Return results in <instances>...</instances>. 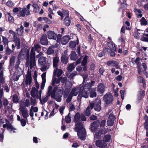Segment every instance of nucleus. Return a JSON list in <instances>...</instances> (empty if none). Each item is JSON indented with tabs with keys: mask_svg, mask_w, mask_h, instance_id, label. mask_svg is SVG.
Wrapping results in <instances>:
<instances>
[{
	"mask_svg": "<svg viewBox=\"0 0 148 148\" xmlns=\"http://www.w3.org/2000/svg\"><path fill=\"white\" fill-rule=\"evenodd\" d=\"M75 130L77 132L79 138L83 140L86 139V131L81 121L75 123Z\"/></svg>",
	"mask_w": 148,
	"mask_h": 148,
	"instance_id": "obj_1",
	"label": "nucleus"
},
{
	"mask_svg": "<svg viewBox=\"0 0 148 148\" xmlns=\"http://www.w3.org/2000/svg\"><path fill=\"white\" fill-rule=\"evenodd\" d=\"M35 52L34 48L32 47L31 49L30 55L29 50L27 51L26 53V61L27 62H29V67L31 69H32L36 65Z\"/></svg>",
	"mask_w": 148,
	"mask_h": 148,
	"instance_id": "obj_2",
	"label": "nucleus"
},
{
	"mask_svg": "<svg viewBox=\"0 0 148 148\" xmlns=\"http://www.w3.org/2000/svg\"><path fill=\"white\" fill-rule=\"evenodd\" d=\"M90 109L92 110L93 108L95 110L99 112L101 110V101L100 99H97L94 101L89 102Z\"/></svg>",
	"mask_w": 148,
	"mask_h": 148,
	"instance_id": "obj_3",
	"label": "nucleus"
},
{
	"mask_svg": "<svg viewBox=\"0 0 148 148\" xmlns=\"http://www.w3.org/2000/svg\"><path fill=\"white\" fill-rule=\"evenodd\" d=\"M100 121L99 120H97L94 121L90 124V129L93 133L96 132L99 127Z\"/></svg>",
	"mask_w": 148,
	"mask_h": 148,
	"instance_id": "obj_4",
	"label": "nucleus"
},
{
	"mask_svg": "<svg viewBox=\"0 0 148 148\" xmlns=\"http://www.w3.org/2000/svg\"><path fill=\"white\" fill-rule=\"evenodd\" d=\"M46 59V58L42 56L40 57L38 59V62L42 67L41 70L42 71H45L47 69V66L45 65Z\"/></svg>",
	"mask_w": 148,
	"mask_h": 148,
	"instance_id": "obj_5",
	"label": "nucleus"
},
{
	"mask_svg": "<svg viewBox=\"0 0 148 148\" xmlns=\"http://www.w3.org/2000/svg\"><path fill=\"white\" fill-rule=\"evenodd\" d=\"M103 99L106 104H109L111 103L113 100L114 98L112 94L110 93L109 94L107 93L103 97Z\"/></svg>",
	"mask_w": 148,
	"mask_h": 148,
	"instance_id": "obj_6",
	"label": "nucleus"
},
{
	"mask_svg": "<svg viewBox=\"0 0 148 148\" xmlns=\"http://www.w3.org/2000/svg\"><path fill=\"white\" fill-rule=\"evenodd\" d=\"M62 91L60 89H58L55 94L53 98L55 99L56 101L58 102H60L62 100Z\"/></svg>",
	"mask_w": 148,
	"mask_h": 148,
	"instance_id": "obj_7",
	"label": "nucleus"
},
{
	"mask_svg": "<svg viewBox=\"0 0 148 148\" xmlns=\"http://www.w3.org/2000/svg\"><path fill=\"white\" fill-rule=\"evenodd\" d=\"M115 119L114 116L113 112L111 113L109 115L107 121V124L108 126H111L113 125L114 121Z\"/></svg>",
	"mask_w": 148,
	"mask_h": 148,
	"instance_id": "obj_8",
	"label": "nucleus"
},
{
	"mask_svg": "<svg viewBox=\"0 0 148 148\" xmlns=\"http://www.w3.org/2000/svg\"><path fill=\"white\" fill-rule=\"evenodd\" d=\"M89 96V91L83 89L82 91H80L78 96V99H80L81 97H84L86 98H88Z\"/></svg>",
	"mask_w": 148,
	"mask_h": 148,
	"instance_id": "obj_9",
	"label": "nucleus"
},
{
	"mask_svg": "<svg viewBox=\"0 0 148 148\" xmlns=\"http://www.w3.org/2000/svg\"><path fill=\"white\" fill-rule=\"evenodd\" d=\"M26 10V8H23L22 10L19 12L18 15L17 16L19 17H24L25 15L28 16L30 14V11L29 10Z\"/></svg>",
	"mask_w": 148,
	"mask_h": 148,
	"instance_id": "obj_10",
	"label": "nucleus"
},
{
	"mask_svg": "<svg viewBox=\"0 0 148 148\" xmlns=\"http://www.w3.org/2000/svg\"><path fill=\"white\" fill-rule=\"evenodd\" d=\"M40 42L43 45H46L48 44L47 36L45 34H43L40 38Z\"/></svg>",
	"mask_w": 148,
	"mask_h": 148,
	"instance_id": "obj_11",
	"label": "nucleus"
},
{
	"mask_svg": "<svg viewBox=\"0 0 148 148\" xmlns=\"http://www.w3.org/2000/svg\"><path fill=\"white\" fill-rule=\"evenodd\" d=\"M20 109L23 117L24 118H26V120L27 121V117L29 116V115L27 109L26 107L23 106L21 107Z\"/></svg>",
	"mask_w": 148,
	"mask_h": 148,
	"instance_id": "obj_12",
	"label": "nucleus"
},
{
	"mask_svg": "<svg viewBox=\"0 0 148 148\" xmlns=\"http://www.w3.org/2000/svg\"><path fill=\"white\" fill-rule=\"evenodd\" d=\"M13 41L15 43V46L17 49H19L21 46V42L20 39L17 36H13Z\"/></svg>",
	"mask_w": 148,
	"mask_h": 148,
	"instance_id": "obj_13",
	"label": "nucleus"
},
{
	"mask_svg": "<svg viewBox=\"0 0 148 148\" xmlns=\"http://www.w3.org/2000/svg\"><path fill=\"white\" fill-rule=\"evenodd\" d=\"M48 38L50 39L56 40V34L53 31H49L47 33Z\"/></svg>",
	"mask_w": 148,
	"mask_h": 148,
	"instance_id": "obj_14",
	"label": "nucleus"
},
{
	"mask_svg": "<svg viewBox=\"0 0 148 148\" xmlns=\"http://www.w3.org/2000/svg\"><path fill=\"white\" fill-rule=\"evenodd\" d=\"M79 43V41L77 38L76 41H71L69 44V47L72 49H75L76 45H78Z\"/></svg>",
	"mask_w": 148,
	"mask_h": 148,
	"instance_id": "obj_15",
	"label": "nucleus"
},
{
	"mask_svg": "<svg viewBox=\"0 0 148 148\" xmlns=\"http://www.w3.org/2000/svg\"><path fill=\"white\" fill-rule=\"evenodd\" d=\"M71 39L69 35L64 36L61 39V43L63 45L66 44Z\"/></svg>",
	"mask_w": 148,
	"mask_h": 148,
	"instance_id": "obj_16",
	"label": "nucleus"
},
{
	"mask_svg": "<svg viewBox=\"0 0 148 148\" xmlns=\"http://www.w3.org/2000/svg\"><path fill=\"white\" fill-rule=\"evenodd\" d=\"M103 140H101L98 139L97 140L95 141V145L97 147H101L104 146L106 147L107 146V144L105 143L103 141Z\"/></svg>",
	"mask_w": 148,
	"mask_h": 148,
	"instance_id": "obj_17",
	"label": "nucleus"
},
{
	"mask_svg": "<svg viewBox=\"0 0 148 148\" xmlns=\"http://www.w3.org/2000/svg\"><path fill=\"white\" fill-rule=\"evenodd\" d=\"M105 86L103 84L99 83L97 87V91L100 94H102L105 91Z\"/></svg>",
	"mask_w": 148,
	"mask_h": 148,
	"instance_id": "obj_18",
	"label": "nucleus"
},
{
	"mask_svg": "<svg viewBox=\"0 0 148 148\" xmlns=\"http://www.w3.org/2000/svg\"><path fill=\"white\" fill-rule=\"evenodd\" d=\"M89 91V96L90 97L93 98L97 96L96 89V88H92Z\"/></svg>",
	"mask_w": 148,
	"mask_h": 148,
	"instance_id": "obj_19",
	"label": "nucleus"
},
{
	"mask_svg": "<svg viewBox=\"0 0 148 148\" xmlns=\"http://www.w3.org/2000/svg\"><path fill=\"white\" fill-rule=\"evenodd\" d=\"M99 129V130L98 132L96 131V132H95V137L98 139H101V135L104 134L103 133V129Z\"/></svg>",
	"mask_w": 148,
	"mask_h": 148,
	"instance_id": "obj_20",
	"label": "nucleus"
},
{
	"mask_svg": "<svg viewBox=\"0 0 148 148\" xmlns=\"http://www.w3.org/2000/svg\"><path fill=\"white\" fill-rule=\"evenodd\" d=\"M107 45L110 49L114 51H116V48L115 46L116 45L112 41L108 42L107 43Z\"/></svg>",
	"mask_w": 148,
	"mask_h": 148,
	"instance_id": "obj_21",
	"label": "nucleus"
},
{
	"mask_svg": "<svg viewBox=\"0 0 148 148\" xmlns=\"http://www.w3.org/2000/svg\"><path fill=\"white\" fill-rule=\"evenodd\" d=\"M38 90L36 89L35 87H32L31 91V95L33 98L36 97V95L38 94Z\"/></svg>",
	"mask_w": 148,
	"mask_h": 148,
	"instance_id": "obj_22",
	"label": "nucleus"
},
{
	"mask_svg": "<svg viewBox=\"0 0 148 148\" xmlns=\"http://www.w3.org/2000/svg\"><path fill=\"white\" fill-rule=\"evenodd\" d=\"M80 114L78 112H77L75 115L74 117V121L75 123L81 122L80 121Z\"/></svg>",
	"mask_w": 148,
	"mask_h": 148,
	"instance_id": "obj_23",
	"label": "nucleus"
},
{
	"mask_svg": "<svg viewBox=\"0 0 148 148\" xmlns=\"http://www.w3.org/2000/svg\"><path fill=\"white\" fill-rule=\"evenodd\" d=\"M59 61V60L58 57H56L53 58V66L54 67H58V64Z\"/></svg>",
	"mask_w": 148,
	"mask_h": 148,
	"instance_id": "obj_24",
	"label": "nucleus"
},
{
	"mask_svg": "<svg viewBox=\"0 0 148 148\" xmlns=\"http://www.w3.org/2000/svg\"><path fill=\"white\" fill-rule=\"evenodd\" d=\"M69 58V56H63V54L61 57V61L63 63L66 64L68 62Z\"/></svg>",
	"mask_w": 148,
	"mask_h": 148,
	"instance_id": "obj_25",
	"label": "nucleus"
},
{
	"mask_svg": "<svg viewBox=\"0 0 148 148\" xmlns=\"http://www.w3.org/2000/svg\"><path fill=\"white\" fill-rule=\"evenodd\" d=\"M5 15L6 16L8 17V20L9 22L11 23H13L14 22V18L11 16V14L10 12H7Z\"/></svg>",
	"mask_w": 148,
	"mask_h": 148,
	"instance_id": "obj_26",
	"label": "nucleus"
},
{
	"mask_svg": "<svg viewBox=\"0 0 148 148\" xmlns=\"http://www.w3.org/2000/svg\"><path fill=\"white\" fill-rule=\"evenodd\" d=\"M118 62L114 60H110L107 62V65L110 66H114L117 65Z\"/></svg>",
	"mask_w": 148,
	"mask_h": 148,
	"instance_id": "obj_27",
	"label": "nucleus"
},
{
	"mask_svg": "<svg viewBox=\"0 0 148 148\" xmlns=\"http://www.w3.org/2000/svg\"><path fill=\"white\" fill-rule=\"evenodd\" d=\"M111 139V136L110 134H107L104 136L103 141L104 143L109 142Z\"/></svg>",
	"mask_w": 148,
	"mask_h": 148,
	"instance_id": "obj_28",
	"label": "nucleus"
},
{
	"mask_svg": "<svg viewBox=\"0 0 148 148\" xmlns=\"http://www.w3.org/2000/svg\"><path fill=\"white\" fill-rule=\"evenodd\" d=\"M90 105L89 104V106L87 107L86 110L84 112V114L87 116H89L90 115Z\"/></svg>",
	"mask_w": 148,
	"mask_h": 148,
	"instance_id": "obj_29",
	"label": "nucleus"
},
{
	"mask_svg": "<svg viewBox=\"0 0 148 148\" xmlns=\"http://www.w3.org/2000/svg\"><path fill=\"white\" fill-rule=\"evenodd\" d=\"M54 48L52 46H50L48 49L47 51V54L51 55L54 53Z\"/></svg>",
	"mask_w": 148,
	"mask_h": 148,
	"instance_id": "obj_30",
	"label": "nucleus"
},
{
	"mask_svg": "<svg viewBox=\"0 0 148 148\" xmlns=\"http://www.w3.org/2000/svg\"><path fill=\"white\" fill-rule=\"evenodd\" d=\"M70 56V59L72 60H76L77 58V54L74 51H72Z\"/></svg>",
	"mask_w": 148,
	"mask_h": 148,
	"instance_id": "obj_31",
	"label": "nucleus"
},
{
	"mask_svg": "<svg viewBox=\"0 0 148 148\" xmlns=\"http://www.w3.org/2000/svg\"><path fill=\"white\" fill-rule=\"evenodd\" d=\"M32 6L34 8L33 11L35 13L38 12L40 10V8L38 5L36 3H34L32 5Z\"/></svg>",
	"mask_w": 148,
	"mask_h": 148,
	"instance_id": "obj_32",
	"label": "nucleus"
},
{
	"mask_svg": "<svg viewBox=\"0 0 148 148\" xmlns=\"http://www.w3.org/2000/svg\"><path fill=\"white\" fill-rule=\"evenodd\" d=\"M50 96H48V95L47 94L46 95V96L44 98H43L42 100L41 99V98H40V102L43 105L49 99V97H50Z\"/></svg>",
	"mask_w": 148,
	"mask_h": 148,
	"instance_id": "obj_33",
	"label": "nucleus"
},
{
	"mask_svg": "<svg viewBox=\"0 0 148 148\" xmlns=\"http://www.w3.org/2000/svg\"><path fill=\"white\" fill-rule=\"evenodd\" d=\"M64 23L66 26H69L70 24L71 21L69 17H65L64 19Z\"/></svg>",
	"mask_w": 148,
	"mask_h": 148,
	"instance_id": "obj_34",
	"label": "nucleus"
},
{
	"mask_svg": "<svg viewBox=\"0 0 148 148\" xmlns=\"http://www.w3.org/2000/svg\"><path fill=\"white\" fill-rule=\"evenodd\" d=\"M92 84H90V83L86 84L84 87L83 89L89 91L92 88Z\"/></svg>",
	"mask_w": 148,
	"mask_h": 148,
	"instance_id": "obj_35",
	"label": "nucleus"
},
{
	"mask_svg": "<svg viewBox=\"0 0 148 148\" xmlns=\"http://www.w3.org/2000/svg\"><path fill=\"white\" fill-rule=\"evenodd\" d=\"M7 129L8 131H10V132H11L13 131V133H15L16 132L15 131V130H16V129L14 128L11 124H10V125L7 126Z\"/></svg>",
	"mask_w": 148,
	"mask_h": 148,
	"instance_id": "obj_36",
	"label": "nucleus"
},
{
	"mask_svg": "<svg viewBox=\"0 0 148 148\" xmlns=\"http://www.w3.org/2000/svg\"><path fill=\"white\" fill-rule=\"evenodd\" d=\"M144 120L145 121L144 126L146 130H148V116L146 115L144 118Z\"/></svg>",
	"mask_w": 148,
	"mask_h": 148,
	"instance_id": "obj_37",
	"label": "nucleus"
},
{
	"mask_svg": "<svg viewBox=\"0 0 148 148\" xmlns=\"http://www.w3.org/2000/svg\"><path fill=\"white\" fill-rule=\"evenodd\" d=\"M70 113L69 112L68 115L65 116V120L66 123H69L71 122V116L70 115Z\"/></svg>",
	"mask_w": 148,
	"mask_h": 148,
	"instance_id": "obj_38",
	"label": "nucleus"
},
{
	"mask_svg": "<svg viewBox=\"0 0 148 148\" xmlns=\"http://www.w3.org/2000/svg\"><path fill=\"white\" fill-rule=\"evenodd\" d=\"M88 58V56H85L81 63L82 66H85L86 65L87 62Z\"/></svg>",
	"mask_w": 148,
	"mask_h": 148,
	"instance_id": "obj_39",
	"label": "nucleus"
},
{
	"mask_svg": "<svg viewBox=\"0 0 148 148\" xmlns=\"http://www.w3.org/2000/svg\"><path fill=\"white\" fill-rule=\"evenodd\" d=\"M30 105H32V106H35L37 105V102H36V99L35 98H33L31 97L30 99Z\"/></svg>",
	"mask_w": 148,
	"mask_h": 148,
	"instance_id": "obj_40",
	"label": "nucleus"
},
{
	"mask_svg": "<svg viewBox=\"0 0 148 148\" xmlns=\"http://www.w3.org/2000/svg\"><path fill=\"white\" fill-rule=\"evenodd\" d=\"M5 53L6 55H10L12 53L14 52V51L11 50L9 47L8 45L7 46L6 48H5Z\"/></svg>",
	"mask_w": 148,
	"mask_h": 148,
	"instance_id": "obj_41",
	"label": "nucleus"
},
{
	"mask_svg": "<svg viewBox=\"0 0 148 148\" xmlns=\"http://www.w3.org/2000/svg\"><path fill=\"white\" fill-rule=\"evenodd\" d=\"M71 90L70 88H66L64 92V97H67Z\"/></svg>",
	"mask_w": 148,
	"mask_h": 148,
	"instance_id": "obj_42",
	"label": "nucleus"
},
{
	"mask_svg": "<svg viewBox=\"0 0 148 148\" xmlns=\"http://www.w3.org/2000/svg\"><path fill=\"white\" fill-rule=\"evenodd\" d=\"M14 73L20 76L23 73L22 69L20 68H18L16 70Z\"/></svg>",
	"mask_w": 148,
	"mask_h": 148,
	"instance_id": "obj_43",
	"label": "nucleus"
},
{
	"mask_svg": "<svg viewBox=\"0 0 148 148\" xmlns=\"http://www.w3.org/2000/svg\"><path fill=\"white\" fill-rule=\"evenodd\" d=\"M12 101L14 103H17L19 101V99L17 95L14 94L12 97Z\"/></svg>",
	"mask_w": 148,
	"mask_h": 148,
	"instance_id": "obj_44",
	"label": "nucleus"
},
{
	"mask_svg": "<svg viewBox=\"0 0 148 148\" xmlns=\"http://www.w3.org/2000/svg\"><path fill=\"white\" fill-rule=\"evenodd\" d=\"M2 42H3L4 45H8V43L9 41L8 39L6 37L3 36H2Z\"/></svg>",
	"mask_w": 148,
	"mask_h": 148,
	"instance_id": "obj_45",
	"label": "nucleus"
},
{
	"mask_svg": "<svg viewBox=\"0 0 148 148\" xmlns=\"http://www.w3.org/2000/svg\"><path fill=\"white\" fill-rule=\"evenodd\" d=\"M53 87L51 86H49L48 88V91L47 92V94L48 95V96H51V95H52V90H53Z\"/></svg>",
	"mask_w": 148,
	"mask_h": 148,
	"instance_id": "obj_46",
	"label": "nucleus"
},
{
	"mask_svg": "<svg viewBox=\"0 0 148 148\" xmlns=\"http://www.w3.org/2000/svg\"><path fill=\"white\" fill-rule=\"evenodd\" d=\"M141 24L142 25H146L147 24V22L145 18L143 17L140 20Z\"/></svg>",
	"mask_w": 148,
	"mask_h": 148,
	"instance_id": "obj_47",
	"label": "nucleus"
},
{
	"mask_svg": "<svg viewBox=\"0 0 148 148\" xmlns=\"http://www.w3.org/2000/svg\"><path fill=\"white\" fill-rule=\"evenodd\" d=\"M73 63L70 64L67 67V70L69 71H72L75 68Z\"/></svg>",
	"mask_w": 148,
	"mask_h": 148,
	"instance_id": "obj_48",
	"label": "nucleus"
},
{
	"mask_svg": "<svg viewBox=\"0 0 148 148\" xmlns=\"http://www.w3.org/2000/svg\"><path fill=\"white\" fill-rule=\"evenodd\" d=\"M125 36L124 35H121L119 39V40L122 43H124L125 42Z\"/></svg>",
	"mask_w": 148,
	"mask_h": 148,
	"instance_id": "obj_49",
	"label": "nucleus"
},
{
	"mask_svg": "<svg viewBox=\"0 0 148 148\" xmlns=\"http://www.w3.org/2000/svg\"><path fill=\"white\" fill-rule=\"evenodd\" d=\"M106 123V120L105 119L102 120L101 122H100V123L99 124L100 127L101 129H103Z\"/></svg>",
	"mask_w": 148,
	"mask_h": 148,
	"instance_id": "obj_50",
	"label": "nucleus"
},
{
	"mask_svg": "<svg viewBox=\"0 0 148 148\" xmlns=\"http://www.w3.org/2000/svg\"><path fill=\"white\" fill-rule=\"evenodd\" d=\"M32 82V78L26 77L25 80V84H28L29 85H30L31 84Z\"/></svg>",
	"mask_w": 148,
	"mask_h": 148,
	"instance_id": "obj_51",
	"label": "nucleus"
},
{
	"mask_svg": "<svg viewBox=\"0 0 148 148\" xmlns=\"http://www.w3.org/2000/svg\"><path fill=\"white\" fill-rule=\"evenodd\" d=\"M62 12H63V16H64L65 17H69V13L68 10L62 9Z\"/></svg>",
	"mask_w": 148,
	"mask_h": 148,
	"instance_id": "obj_52",
	"label": "nucleus"
},
{
	"mask_svg": "<svg viewBox=\"0 0 148 148\" xmlns=\"http://www.w3.org/2000/svg\"><path fill=\"white\" fill-rule=\"evenodd\" d=\"M58 87L56 86L54 87L53 89L52 90V95H51V97L53 98L54 96V94L58 90Z\"/></svg>",
	"mask_w": 148,
	"mask_h": 148,
	"instance_id": "obj_53",
	"label": "nucleus"
},
{
	"mask_svg": "<svg viewBox=\"0 0 148 148\" xmlns=\"http://www.w3.org/2000/svg\"><path fill=\"white\" fill-rule=\"evenodd\" d=\"M140 58L138 57L136 58L134 60V62L138 66H141V63L140 62Z\"/></svg>",
	"mask_w": 148,
	"mask_h": 148,
	"instance_id": "obj_54",
	"label": "nucleus"
},
{
	"mask_svg": "<svg viewBox=\"0 0 148 148\" xmlns=\"http://www.w3.org/2000/svg\"><path fill=\"white\" fill-rule=\"evenodd\" d=\"M68 96V97L66 100V102L67 103L71 102L73 97L72 95H71L70 94H69Z\"/></svg>",
	"mask_w": 148,
	"mask_h": 148,
	"instance_id": "obj_55",
	"label": "nucleus"
},
{
	"mask_svg": "<svg viewBox=\"0 0 148 148\" xmlns=\"http://www.w3.org/2000/svg\"><path fill=\"white\" fill-rule=\"evenodd\" d=\"M6 5L9 7H11L14 5L13 2L10 0H9L6 4Z\"/></svg>",
	"mask_w": 148,
	"mask_h": 148,
	"instance_id": "obj_56",
	"label": "nucleus"
},
{
	"mask_svg": "<svg viewBox=\"0 0 148 148\" xmlns=\"http://www.w3.org/2000/svg\"><path fill=\"white\" fill-rule=\"evenodd\" d=\"M42 19L46 23L49 24H50L52 23V21L50 20L47 17H44L42 18Z\"/></svg>",
	"mask_w": 148,
	"mask_h": 148,
	"instance_id": "obj_57",
	"label": "nucleus"
},
{
	"mask_svg": "<svg viewBox=\"0 0 148 148\" xmlns=\"http://www.w3.org/2000/svg\"><path fill=\"white\" fill-rule=\"evenodd\" d=\"M89 119L90 120L92 121H96L97 119V116L94 115H92L91 116L89 117Z\"/></svg>",
	"mask_w": 148,
	"mask_h": 148,
	"instance_id": "obj_58",
	"label": "nucleus"
},
{
	"mask_svg": "<svg viewBox=\"0 0 148 148\" xmlns=\"http://www.w3.org/2000/svg\"><path fill=\"white\" fill-rule=\"evenodd\" d=\"M75 89L73 88L72 89L69 94L72 95V96H76L77 95V93L75 92Z\"/></svg>",
	"mask_w": 148,
	"mask_h": 148,
	"instance_id": "obj_59",
	"label": "nucleus"
},
{
	"mask_svg": "<svg viewBox=\"0 0 148 148\" xmlns=\"http://www.w3.org/2000/svg\"><path fill=\"white\" fill-rule=\"evenodd\" d=\"M69 112L71 111H74L75 109V107L72 103H70L69 105Z\"/></svg>",
	"mask_w": 148,
	"mask_h": 148,
	"instance_id": "obj_60",
	"label": "nucleus"
},
{
	"mask_svg": "<svg viewBox=\"0 0 148 148\" xmlns=\"http://www.w3.org/2000/svg\"><path fill=\"white\" fill-rule=\"evenodd\" d=\"M20 77V76L17 75L15 73H14V74L13 76V80L15 81H17L18 79Z\"/></svg>",
	"mask_w": 148,
	"mask_h": 148,
	"instance_id": "obj_61",
	"label": "nucleus"
},
{
	"mask_svg": "<svg viewBox=\"0 0 148 148\" xmlns=\"http://www.w3.org/2000/svg\"><path fill=\"white\" fill-rule=\"evenodd\" d=\"M56 37L57 42H60L61 40L62 35L60 34H58L57 35L56 34Z\"/></svg>",
	"mask_w": 148,
	"mask_h": 148,
	"instance_id": "obj_62",
	"label": "nucleus"
},
{
	"mask_svg": "<svg viewBox=\"0 0 148 148\" xmlns=\"http://www.w3.org/2000/svg\"><path fill=\"white\" fill-rule=\"evenodd\" d=\"M21 125L23 127L25 126L26 123V120L24 119H22L21 121Z\"/></svg>",
	"mask_w": 148,
	"mask_h": 148,
	"instance_id": "obj_63",
	"label": "nucleus"
},
{
	"mask_svg": "<svg viewBox=\"0 0 148 148\" xmlns=\"http://www.w3.org/2000/svg\"><path fill=\"white\" fill-rule=\"evenodd\" d=\"M125 24L126 25V29L129 30H130L131 28L130 27V23L128 21H126L125 22Z\"/></svg>",
	"mask_w": 148,
	"mask_h": 148,
	"instance_id": "obj_64",
	"label": "nucleus"
}]
</instances>
